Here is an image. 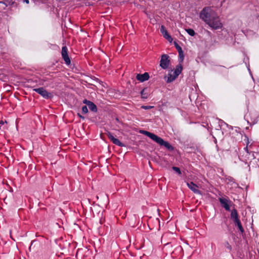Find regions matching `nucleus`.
<instances>
[{"label":"nucleus","instance_id":"aec40b11","mask_svg":"<svg viewBox=\"0 0 259 259\" xmlns=\"http://www.w3.org/2000/svg\"><path fill=\"white\" fill-rule=\"evenodd\" d=\"M172 169L174 170H175L176 172H177L179 175H181V170H180V169L179 167H176V166H173L172 167Z\"/></svg>","mask_w":259,"mask_h":259},{"label":"nucleus","instance_id":"6e6552de","mask_svg":"<svg viewBox=\"0 0 259 259\" xmlns=\"http://www.w3.org/2000/svg\"><path fill=\"white\" fill-rule=\"evenodd\" d=\"M160 32L162 34L163 37L166 39L169 42H171L172 41V38L171 36L168 34L167 31L165 29V27L162 25L160 27Z\"/></svg>","mask_w":259,"mask_h":259},{"label":"nucleus","instance_id":"393cba45","mask_svg":"<svg viewBox=\"0 0 259 259\" xmlns=\"http://www.w3.org/2000/svg\"><path fill=\"white\" fill-rule=\"evenodd\" d=\"M83 103L85 104L87 106L89 104V103H91V101H88L87 100H84Z\"/></svg>","mask_w":259,"mask_h":259},{"label":"nucleus","instance_id":"0eeeda50","mask_svg":"<svg viewBox=\"0 0 259 259\" xmlns=\"http://www.w3.org/2000/svg\"><path fill=\"white\" fill-rule=\"evenodd\" d=\"M38 94H40L44 98L48 99L51 97V94L48 92L45 89L42 88L34 89L33 90Z\"/></svg>","mask_w":259,"mask_h":259},{"label":"nucleus","instance_id":"b1692460","mask_svg":"<svg viewBox=\"0 0 259 259\" xmlns=\"http://www.w3.org/2000/svg\"><path fill=\"white\" fill-rule=\"evenodd\" d=\"M153 107H154L152 106H142V108L145 109V110L150 109L153 108Z\"/></svg>","mask_w":259,"mask_h":259},{"label":"nucleus","instance_id":"4be33fe9","mask_svg":"<svg viewBox=\"0 0 259 259\" xmlns=\"http://www.w3.org/2000/svg\"><path fill=\"white\" fill-rule=\"evenodd\" d=\"M175 47L176 49H177L178 52H180L181 53V51H183L181 47L176 42H175Z\"/></svg>","mask_w":259,"mask_h":259},{"label":"nucleus","instance_id":"f257e3e1","mask_svg":"<svg viewBox=\"0 0 259 259\" xmlns=\"http://www.w3.org/2000/svg\"><path fill=\"white\" fill-rule=\"evenodd\" d=\"M140 133L149 137L151 139L159 145L163 146L169 150H173L174 148L168 142L164 141L161 138L157 136V135L144 130L141 131Z\"/></svg>","mask_w":259,"mask_h":259},{"label":"nucleus","instance_id":"bb28decb","mask_svg":"<svg viewBox=\"0 0 259 259\" xmlns=\"http://www.w3.org/2000/svg\"><path fill=\"white\" fill-rule=\"evenodd\" d=\"M78 115L80 118H81L83 119L84 118V117L83 116H82L79 113H78Z\"/></svg>","mask_w":259,"mask_h":259},{"label":"nucleus","instance_id":"f3484780","mask_svg":"<svg viewBox=\"0 0 259 259\" xmlns=\"http://www.w3.org/2000/svg\"><path fill=\"white\" fill-rule=\"evenodd\" d=\"M236 224V225L238 227L239 230L243 233L244 231L243 228L241 225V222L240 220H237V221L234 222Z\"/></svg>","mask_w":259,"mask_h":259},{"label":"nucleus","instance_id":"20e7f679","mask_svg":"<svg viewBox=\"0 0 259 259\" xmlns=\"http://www.w3.org/2000/svg\"><path fill=\"white\" fill-rule=\"evenodd\" d=\"M182 71V66L181 65H178L176 69L173 71L171 70L167 75V82H171L173 81L178 76Z\"/></svg>","mask_w":259,"mask_h":259},{"label":"nucleus","instance_id":"cd10ccee","mask_svg":"<svg viewBox=\"0 0 259 259\" xmlns=\"http://www.w3.org/2000/svg\"><path fill=\"white\" fill-rule=\"evenodd\" d=\"M23 2L24 3H26V4H28L29 3V1L28 0H24Z\"/></svg>","mask_w":259,"mask_h":259},{"label":"nucleus","instance_id":"dca6fc26","mask_svg":"<svg viewBox=\"0 0 259 259\" xmlns=\"http://www.w3.org/2000/svg\"><path fill=\"white\" fill-rule=\"evenodd\" d=\"M88 106L89 107V109L93 111V112H97V108L96 105L91 102V103H89V104H88Z\"/></svg>","mask_w":259,"mask_h":259},{"label":"nucleus","instance_id":"39448f33","mask_svg":"<svg viewBox=\"0 0 259 259\" xmlns=\"http://www.w3.org/2000/svg\"><path fill=\"white\" fill-rule=\"evenodd\" d=\"M168 58V56L166 54H163L161 56L160 61V66L162 68L165 69L168 67L170 62Z\"/></svg>","mask_w":259,"mask_h":259},{"label":"nucleus","instance_id":"ddd939ff","mask_svg":"<svg viewBox=\"0 0 259 259\" xmlns=\"http://www.w3.org/2000/svg\"><path fill=\"white\" fill-rule=\"evenodd\" d=\"M187 185L189 188L196 194H200V192L198 189V187L193 182L187 183Z\"/></svg>","mask_w":259,"mask_h":259},{"label":"nucleus","instance_id":"a878e982","mask_svg":"<svg viewBox=\"0 0 259 259\" xmlns=\"http://www.w3.org/2000/svg\"><path fill=\"white\" fill-rule=\"evenodd\" d=\"M5 123H7L6 121H4L3 120L0 121V130L1 129V126L2 125H3Z\"/></svg>","mask_w":259,"mask_h":259},{"label":"nucleus","instance_id":"6ab92c4d","mask_svg":"<svg viewBox=\"0 0 259 259\" xmlns=\"http://www.w3.org/2000/svg\"><path fill=\"white\" fill-rule=\"evenodd\" d=\"M224 246L226 248H227L229 250H231V249H232L231 245L229 244V243L228 242H225L224 244Z\"/></svg>","mask_w":259,"mask_h":259},{"label":"nucleus","instance_id":"1a4fd4ad","mask_svg":"<svg viewBox=\"0 0 259 259\" xmlns=\"http://www.w3.org/2000/svg\"><path fill=\"white\" fill-rule=\"evenodd\" d=\"M61 53L65 63L67 64H69L70 63V60L67 54V48L65 46L62 48Z\"/></svg>","mask_w":259,"mask_h":259},{"label":"nucleus","instance_id":"2eb2a0df","mask_svg":"<svg viewBox=\"0 0 259 259\" xmlns=\"http://www.w3.org/2000/svg\"><path fill=\"white\" fill-rule=\"evenodd\" d=\"M141 97L143 99H147L149 96L148 90L147 88L144 89L141 92Z\"/></svg>","mask_w":259,"mask_h":259},{"label":"nucleus","instance_id":"412c9836","mask_svg":"<svg viewBox=\"0 0 259 259\" xmlns=\"http://www.w3.org/2000/svg\"><path fill=\"white\" fill-rule=\"evenodd\" d=\"M179 56L181 61H183L184 60V58L183 51H181V53L180 52H179Z\"/></svg>","mask_w":259,"mask_h":259},{"label":"nucleus","instance_id":"4468645a","mask_svg":"<svg viewBox=\"0 0 259 259\" xmlns=\"http://www.w3.org/2000/svg\"><path fill=\"white\" fill-rule=\"evenodd\" d=\"M231 218L234 222L237 221V220H239L238 217L237 211L236 209H234L232 210L231 213Z\"/></svg>","mask_w":259,"mask_h":259},{"label":"nucleus","instance_id":"f8f14e48","mask_svg":"<svg viewBox=\"0 0 259 259\" xmlns=\"http://www.w3.org/2000/svg\"><path fill=\"white\" fill-rule=\"evenodd\" d=\"M136 78L137 80H139L141 82H144L146 80H147L149 78V74L147 72H145L143 74H138Z\"/></svg>","mask_w":259,"mask_h":259},{"label":"nucleus","instance_id":"7ed1b4c3","mask_svg":"<svg viewBox=\"0 0 259 259\" xmlns=\"http://www.w3.org/2000/svg\"><path fill=\"white\" fill-rule=\"evenodd\" d=\"M206 23L213 29H221L223 27V24L219 17L216 14Z\"/></svg>","mask_w":259,"mask_h":259},{"label":"nucleus","instance_id":"a211bd4d","mask_svg":"<svg viewBox=\"0 0 259 259\" xmlns=\"http://www.w3.org/2000/svg\"><path fill=\"white\" fill-rule=\"evenodd\" d=\"M186 30L187 33L191 36H194L195 34V31L192 29H187Z\"/></svg>","mask_w":259,"mask_h":259},{"label":"nucleus","instance_id":"c85d7f7f","mask_svg":"<svg viewBox=\"0 0 259 259\" xmlns=\"http://www.w3.org/2000/svg\"><path fill=\"white\" fill-rule=\"evenodd\" d=\"M0 3H1V4H4V5H6V6H7V5L4 3V2H1V1H0Z\"/></svg>","mask_w":259,"mask_h":259},{"label":"nucleus","instance_id":"9b49d317","mask_svg":"<svg viewBox=\"0 0 259 259\" xmlns=\"http://www.w3.org/2000/svg\"><path fill=\"white\" fill-rule=\"evenodd\" d=\"M219 201L226 210H230V206L229 204V201L228 199L224 198H219Z\"/></svg>","mask_w":259,"mask_h":259},{"label":"nucleus","instance_id":"423d86ee","mask_svg":"<svg viewBox=\"0 0 259 259\" xmlns=\"http://www.w3.org/2000/svg\"><path fill=\"white\" fill-rule=\"evenodd\" d=\"M255 116V115L253 113H248L246 114L244 117L248 123L254 124L257 122V118Z\"/></svg>","mask_w":259,"mask_h":259},{"label":"nucleus","instance_id":"9d476101","mask_svg":"<svg viewBox=\"0 0 259 259\" xmlns=\"http://www.w3.org/2000/svg\"><path fill=\"white\" fill-rule=\"evenodd\" d=\"M107 136L114 144L121 147L123 146V144L118 139L114 138L110 133L107 134Z\"/></svg>","mask_w":259,"mask_h":259},{"label":"nucleus","instance_id":"5701e85b","mask_svg":"<svg viewBox=\"0 0 259 259\" xmlns=\"http://www.w3.org/2000/svg\"><path fill=\"white\" fill-rule=\"evenodd\" d=\"M82 112L85 114L88 112V109L86 106H84L82 107Z\"/></svg>","mask_w":259,"mask_h":259},{"label":"nucleus","instance_id":"f03ea898","mask_svg":"<svg viewBox=\"0 0 259 259\" xmlns=\"http://www.w3.org/2000/svg\"><path fill=\"white\" fill-rule=\"evenodd\" d=\"M214 15H215V13L210 8L205 7L200 12V18L206 23Z\"/></svg>","mask_w":259,"mask_h":259}]
</instances>
